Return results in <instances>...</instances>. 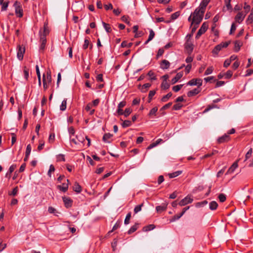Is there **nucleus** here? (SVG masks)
I'll return each instance as SVG.
<instances>
[{"label":"nucleus","instance_id":"48","mask_svg":"<svg viewBox=\"0 0 253 253\" xmlns=\"http://www.w3.org/2000/svg\"><path fill=\"white\" fill-rule=\"evenodd\" d=\"M149 36L148 37V41H151L155 36V33L152 29L149 30Z\"/></svg>","mask_w":253,"mask_h":253},{"label":"nucleus","instance_id":"19","mask_svg":"<svg viewBox=\"0 0 253 253\" xmlns=\"http://www.w3.org/2000/svg\"><path fill=\"white\" fill-rule=\"evenodd\" d=\"M201 91V89L199 88H194V89L188 92L187 96L188 97H192L198 94Z\"/></svg>","mask_w":253,"mask_h":253},{"label":"nucleus","instance_id":"52","mask_svg":"<svg viewBox=\"0 0 253 253\" xmlns=\"http://www.w3.org/2000/svg\"><path fill=\"white\" fill-rule=\"evenodd\" d=\"M218 197L221 202H224L226 199L225 195L223 194H220Z\"/></svg>","mask_w":253,"mask_h":253},{"label":"nucleus","instance_id":"55","mask_svg":"<svg viewBox=\"0 0 253 253\" xmlns=\"http://www.w3.org/2000/svg\"><path fill=\"white\" fill-rule=\"evenodd\" d=\"M240 42L236 41L235 42V51L238 52L240 49Z\"/></svg>","mask_w":253,"mask_h":253},{"label":"nucleus","instance_id":"62","mask_svg":"<svg viewBox=\"0 0 253 253\" xmlns=\"http://www.w3.org/2000/svg\"><path fill=\"white\" fill-rule=\"evenodd\" d=\"M120 224H121V221H117V222L114 225L112 230L111 232H112V231L117 229L120 226Z\"/></svg>","mask_w":253,"mask_h":253},{"label":"nucleus","instance_id":"57","mask_svg":"<svg viewBox=\"0 0 253 253\" xmlns=\"http://www.w3.org/2000/svg\"><path fill=\"white\" fill-rule=\"evenodd\" d=\"M24 78L26 80H27L29 77V71L26 67H25L24 69Z\"/></svg>","mask_w":253,"mask_h":253},{"label":"nucleus","instance_id":"11","mask_svg":"<svg viewBox=\"0 0 253 253\" xmlns=\"http://www.w3.org/2000/svg\"><path fill=\"white\" fill-rule=\"evenodd\" d=\"M230 139V136L228 134H224L223 135L218 138L217 143L218 144L223 143L229 141Z\"/></svg>","mask_w":253,"mask_h":253},{"label":"nucleus","instance_id":"38","mask_svg":"<svg viewBox=\"0 0 253 253\" xmlns=\"http://www.w3.org/2000/svg\"><path fill=\"white\" fill-rule=\"evenodd\" d=\"M151 86V84H150L149 83H146V84H144L142 86L141 91L142 92H146L147 90V89L149 87H150Z\"/></svg>","mask_w":253,"mask_h":253},{"label":"nucleus","instance_id":"29","mask_svg":"<svg viewBox=\"0 0 253 253\" xmlns=\"http://www.w3.org/2000/svg\"><path fill=\"white\" fill-rule=\"evenodd\" d=\"M66 105H67V99H64L60 106V110L61 111H65L66 109Z\"/></svg>","mask_w":253,"mask_h":253},{"label":"nucleus","instance_id":"45","mask_svg":"<svg viewBox=\"0 0 253 253\" xmlns=\"http://www.w3.org/2000/svg\"><path fill=\"white\" fill-rule=\"evenodd\" d=\"M213 68L211 66V67H209L207 68V69L206 70L205 72V74L204 75L205 76H207V75H210L213 72Z\"/></svg>","mask_w":253,"mask_h":253},{"label":"nucleus","instance_id":"20","mask_svg":"<svg viewBox=\"0 0 253 253\" xmlns=\"http://www.w3.org/2000/svg\"><path fill=\"white\" fill-rule=\"evenodd\" d=\"M16 168V165L15 164L12 165L9 169L8 171L7 172V173L5 174V177H7L8 178H10L11 177V173L15 170V169Z\"/></svg>","mask_w":253,"mask_h":253},{"label":"nucleus","instance_id":"4","mask_svg":"<svg viewBox=\"0 0 253 253\" xmlns=\"http://www.w3.org/2000/svg\"><path fill=\"white\" fill-rule=\"evenodd\" d=\"M229 42H222L220 44L216 45L212 51V53L213 54L217 55L218 52L223 47H227L229 44Z\"/></svg>","mask_w":253,"mask_h":253},{"label":"nucleus","instance_id":"5","mask_svg":"<svg viewBox=\"0 0 253 253\" xmlns=\"http://www.w3.org/2000/svg\"><path fill=\"white\" fill-rule=\"evenodd\" d=\"M208 24L207 23L204 22L203 23L202 25L196 34L195 37L196 39H198L202 35L204 34L207 31L208 29Z\"/></svg>","mask_w":253,"mask_h":253},{"label":"nucleus","instance_id":"26","mask_svg":"<svg viewBox=\"0 0 253 253\" xmlns=\"http://www.w3.org/2000/svg\"><path fill=\"white\" fill-rule=\"evenodd\" d=\"M170 86V84L169 83L167 82V81H163L161 84V88L163 89L166 90L168 89Z\"/></svg>","mask_w":253,"mask_h":253},{"label":"nucleus","instance_id":"27","mask_svg":"<svg viewBox=\"0 0 253 253\" xmlns=\"http://www.w3.org/2000/svg\"><path fill=\"white\" fill-rule=\"evenodd\" d=\"M70 137H71V136H70ZM70 142L72 143L76 144V145H78V144H79L80 142H83V141L81 140H80L78 138V136H76V138H70Z\"/></svg>","mask_w":253,"mask_h":253},{"label":"nucleus","instance_id":"43","mask_svg":"<svg viewBox=\"0 0 253 253\" xmlns=\"http://www.w3.org/2000/svg\"><path fill=\"white\" fill-rule=\"evenodd\" d=\"M132 112V110L130 108H127L125 109V111L124 112V115L126 117H127V116H128L130 113H131Z\"/></svg>","mask_w":253,"mask_h":253},{"label":"nucleus","instance_id":"23","mask_svg":"<svg viewBox=\"0 0 253 253\" xmlns=\"http://www.w3.org/2000/svg\"><path fill=\"white\" fill-rule=\"evenodd\" d=\"M182 172V171L181 170H177L176 171L169 173V176L170 178H174L181 174Z\"/></svg>","mask_w":253,"mask_h":253},{"label":"nucleus","instance_id":"10","mask_svg":"<svg viewBox=\"0 0 253 253\" xmlns=\"http://www.w3.org/2000/svg\"><path fill=\"white\" fill-rule=\"evenodd\" d=\"M62 199L66 208H69L72 206L73 200L70 198L64 196L62 197Z\"/></svg>","mask_w":253,"mask_h":253},{"label":"nucleus","instance_id":"64","mask_svg":"<svg viewBox=\"0 0 253 253\" xmlns=\"http://www.w3.org/2000/svg\"><path fill=\"white\" fill-rule=\"evenodd\" d=\"M231 63V62L228 59H226L223 64L224 67L227 68L230 65Z\"/></svg>","mask_w":253,"mask_h":253},{"label":"nucleus","instance_id":"24","mask_svg":"<svg viewBox=\"0 0 253 253\" xmlns=\"http://www.w3.org/2000/svg\"><path fill=\"white\" fill-rule=\"evenodd\" d=\"M73 190L77 193H80L82 191L81 186L78 182H76L75 183L73 187Z\"/></svg>","mask_w":253,"mask_h":253},{"label":"nucleus","instance_id":"42","mask_svg":"<svg viewBox=\"0 0 253 253\" xmlns=\"http://www.w3.org/2000/svg\"><path fill=\"white\" fill-rule=\"evenodd\" d=\"M183 84H178L172 87V90L174 92H178L182 87Z\"/></svg>","mask_w":253,"mask_h":253},{"label":"nucleus","instance_id":"8","mask_svg":"<svg viewBox=\"0 0 253 253\" xmlns=\"http://www.w3.org/2000/svg\"><path fill=\"white\" fill-rule=\"evenodd\" d=\"M17 56L18 58L21 60L23 58V55L25 51V47L23 45H19L17 47Z\"/></svg>","mask_w":253,"mask_h":253},{"label":"nucleus","instance_id":"6","mask_svg":"<svg viewBox=\"0 0 253 253\" xmlns=\"http://www.w3.org/2000/svg\"><path fill=\"white\" fill-rule=\"evenodd\" d=\"M193 201V199L191 196L188 195L185 197L184 199L181 200L178 203V205L180 206H184L188 204L191 203Z\"/></svg>","mask_w":253,"mask_h":253},{"label":"nucleus","instance_id":"31","mask_svg":"<svg viewBox=\"0 0 253 253\" xmlns=\"http://www.w3.org/2000/svg\"><path fill=\"white\" fill-rule=\"evenodd\" d=\"M131 216V213L130 212H128L125 218V221H124V224L125 225H127L129 223L130 219Z\"/></svg>","mask_w":253,"mask_h":253},{"label":"nucleus","instance_id":"44","mask_svg":"<svg viewBox=\"0 0 253 253\" xmlns=\"http://www.w3.org/2000/svg\"><path fill=\"white\" fill-rule=\"evenodd\" d=\"M180 15V12L177 11L172 14L171 15V19L174 20L177 19Z\"/></svg>","mask_w":253,"mask_h":253},{"label":"nucleus","instance_id":"63","mask_svg":"<svg viewBox=\"0 0 253 253\" xmlns=\"http://www.w3.org/2000/svg\"><path fill=\"white\" fill-rule=\"evenodd\" d=\"M31 151V146L30 144H28L27 146L25 154L26 155H30Z\"/></svg>","mask_w":253,"mask_h":253},{"label":"nucleus","instance_id":"41","mask_svg":"<svg viewBox=\"0 0 253 253\" xmlns=\"http://www.w3.org/2000/svg\"><path fill=\"white\" fill-rule=\"evenodd\" d=\"M158 111V108L157 107H155L153 108L149 112V115L150 116H153V115H156V114Z\"/></svg>","mask_w":253,"mask_h":253},{"label":"nucleus","instance_id":"2","mask_svg":"<svg viewBox=\"0 0 253 253\" xmlns=\"http://www.w3.org/2000/svg\"><path fill=\"white\" fill-rule=\"evenodd\" d=\"M204 13V12H202L200 9L197 8L192 13L193 18L191 26L193 25V24L199 25L203 19Z\"/></svg>","mask_w":253,"mask_h":253},{"label":"nucleus","instance_id":"25","mask_svg":"<svg viewBox=\"0 0 253 253\" xmlns=\"http://www.w3.org/2000/svg\"><path fill=\"white\" fill-rule=\"evenodd\" d=\"M138 226V224L135 223L134 225L131 227V228L127 231V233L128 234H131V233L134 232L137 229Z\"/></svg>","mask_w":253,"mask_h":253},{"label":"nucleus","instance_id":"49","mask_svg":"<svg viewBox=\"0 0 253 253\" xmlns=\"http://www.w3.org/2000/svg\"><path fill=\"white\" fill-rule=\"evenodd\" d=\"M164 53V48H160L158 50L157 54L156 55L157 59L159 58L160 56H161Z\"/></svg>","mask_w":253,"mask_h":253},{"label":"nucleus","instance_id":"13","mask_svg":"<svg viewBox=\"0 0 253 253\" xmlns=\"http://www.w3.org/2000/svg\"><path fill=\"white\" fill-rule=\"evenodd\" d=\"M210 0H202L199 7L197 8L200 9L202 11V12H205L206 7L210 2Z\"/></svg>","mask_w":253,"mask_h":253},{"label":"nucleus","instance_id":"39","mask_svg":"<svg viewBox=\"0 0 253 253\" xmlns=\"http://www.w3.org/2000/svg\"><path fill=\"white\" fill-rule=\"evenodd\" d=\"M132 45V43L129 42L127 43L126 41H123L121 43V46L122 47H130Z\"/></svg>","mask_w":253,"mask_h":253},{"label":"nucleus","instance_id":"46","mask_svg":"<svg viewBox=\"0 0 253 253\" xmlns=\"http://www.w3.org/2000/svg\"><path fill=\"white\" fill-rule=\"evenodd\" d=\"M156 93V91L154 90H150L149 95H148V98H149V101L148 102H150L151 100L152 99V97L155 95Z\"/></svg>","mask_w":253,"mask_h":253},{"label":"nucleus","instance_id":"37","mask_svg":"<svg viewBox=\"0 0 253 253\" xmlns=\"http://www.w3.org/2000/svg\"><path fill=\"white\" fill-rule=\"evenodd\" d=\"M182 216V215L180 213L176 214L169 219V221L170 222H174L175 220L179 219Z\"/></svg>","mask_w":253,"mask_h":253},{"label":"nucleus","instance_id":"59","mask_svg":"<svg viewBox=\"0 0 253 253\" xmlns=\"http://www.w3.org/2000/svg\"><path fill=\"white\" fill-rule=\"evenodd\" d=\"M57 160L58 161H65L64 155L63 154H59L57 157Z\"/></svg>","mask_w":253,"mask_h":253},{"label":"nucleus","instance_id":"34","mask_svg":"<svg viewBox=\"0 0 253 253\" xmlns=\"http://www.w3.org/2000/svg\"><path fill=\"white\" fill-rule=\"evenodd\" d=\"M147 75H148V76H149L150 77V80L155 81V80H157L156 76L155 73L153 71H150L148 73Z\"/></svg>","mask_w":253,"mask_h":253},{"label":"nucleus","instance_id":"60","mask_svg":"<svg viewBox=\"0 0 253 253\" xmlns=\"http://www.w3.org/2000/svg\"><path fill=\"white\" fill-rule=\"evenodd\" d=\"M240 65V62L236 61L232 65V67L234 70H236Z\"/></svg>","mask_w":253,"mask_h":253},{"label":"nucleus","instance_id":"30","mask_svg":"<svg viewBox=\"0 0 253 253\" xmlns=\"http://www.w3.org/2000/svg\"><path fill=\"white\" fill-rule=\"evenodd\" d=\"M102 25L107 33H110L112 31L110 25L109 24H107L104 22H102Z\"/></svg>","mask_w":253,"mask_h":253},{"label":"nucleus","instance_id":"18","mask_svg":"<svg viewBox=\"0 0 253 253\" xmlns=\"http://www.w3.org/2000/svg\"><path fill=\"white\" fill-rule=\"evenodd\" d=\"M183 76V73L182 72H179L176 74V76L174 78H173L171 81V84H175L176 83H177Z\"/></svg>","mask_w":253,"mask_h":253},{"label":"nucleus","instance_id":"1","mask_svg":"<svg viewBox=\"0 0 253 253\" xmlns=\"http://www.w3.org/2000/svg\"><path fill=\"white\" fill-rule=\"evenodd\" d=\"M49 31L48 27V24L46 22H44L43 25V29H41L39 31V34L40 36V41L41 44L40 47L41 50H43L45 47L46 43V37L48 35Z\"/></svg>","mask_w":253,"mask_h":253},{"label":"nucleus","instance_id":"51","mask_svg":"<svg viewBox=\"0 0 253 253\" xmlns=\"http://www.w3.org/2000/svg\"><path fill=\"white\" fill-rule=\"evenodd\" d=\"M89 44V41L88 39H85L84 41V44L83 46L84 49H86L88 47Z\"/></svg>","mask_w":253,"mask_h":253},{"label":"nucleus","instance_id":"17","mask_svg":"<svg viewBox=\"0 0 253 253\" xmlns=\"http://www.w3.org/2000/svg\"><path fill=\"white\" fill-rule=\"evenodd\" d=\"M167 208V204H163L160 206H158L156 207V210L157 212L161 213L162 212L166 211Z\"/></svg>","mask_w":253,"mask_h":253},{"label":"nucleus","instance_id":"56","mask_svg":"<svg viewBox=\"0 0 253 253\" xmlns=\"http://www.w3.org/2000/svg\"><path fill=\"white\" fill-rule=\"evenodd\" d=\"M252 149L251 148L248 151V152L247 153V154H246L245 161H247L248 159H249V158H251V155H252Z\"/></svg>","mask_w":253,"mask_h":253},{"label":"nucleus","instance_id":"50","mask_svg":"<svg viewBox=\"0 0 253 253\" xmlns=\"http://www.w3.org/2000/svg\"><path fill=\"white\" fill-rule=\"evenodd\" d=\"M44 145V141L42 140H40L39 141V145L38 147V151H41L43 149Z\"/></svg>","mask_w":253,"mask_h":253},{"label":"nucleus","instance_id":"7","mask_svg":"<svg viewBox=\"0 0 253 253\" xmlns=\"http://www.w3.org/2000/svg\"><path fill=\"white\" fill-rule=\"evenodd\" d=\"M203 81L201 79H193L189 81L187 83V85H197L200 87L202 85Z\"/></svg>","mask_w":253,"mask_h":253},{"label":"nucleus","instance_id":"35","mask_svg":"<svg viewBox=\"0 0 253 253\" xmlns=\"http://www.w3.org/2000/svg\"><path fill=\"white\" fill-rule=\"evenodd\" d=\"M155 226L153 224H150L143 228V231H148L154 229Z\"/></svg>","mask_w":253,"mask_h":253},{"label":"nucleus","instance_id":"14","mask_svg":"<svg viewBox=\"0 0 253 253\" xmlns=\"http://www.w3.org/2000/svg\"><path fill=\"white\" fill-rule=\"evenodd\" d=\"M169 66V62L166 59L163 60L160 63V67L163 70L168 69Z\"/></svg>","mask_w":253,"mask_h":253},{"label":"nucleus","instance_id":"3","mask_svg":"<svg viewBox=\"0 0 253 253\" xmlns=\"http://www.w3.org/2000/svg\"><path fill=\"white\" fill-rule=\"evenodd\" d=\"M13 6L15 7V12L16 16L18 17H22L23 15V12L20 2L16 1Z\"/></svg>","mask_w":253,"mask_h":253},{"label":"nucleus","instance_id":"54","mask_svg":"<svg viewBox=\"0 0 253 253\" xmlns=\"http://www.w3.org/2000/svg\"><path fill=\"white\" fill-rule=\"evenodd\" d=\"M231 0H224V2L228 10H230L232 8V6L230 3Z\"/></svg>","mask_w":253,"mask_h":253},{"label":"nucleus","instance_id":"36","mask_svg":"<svg viewBox=\"0 0 253 253\" xmlns=\"http://www.w3.org/2000/svg\"><path fill=\"white\" fill-rule=\"evenodd\" d=\"M131 125V122L129 120H125L123 122V123L122 124L123 127H127Z\"/></svg>","mask_w":253,"mask_h":253},{"label":"nucleus","instance_id":"33","mask_svg":"<svg viewBox=\"0 0 253 253\" xmlns=\"http://www.w3.org/2000/svg\"><path fill=\"white\" fill-rule=\"evenodd\" d=\"M144 206V203H142L139 205L136 206L134 209V212L135 214L137 213L139 211H141L142 207Z\"/></svg>","mask_w":253,"mask_h":253},{"label":"nucleus","instance_id":"53","mask_svg":"<svg viewBox=\"0 0 253 253\" xmlns=\"http://www.w3.org/2000/svg\"><path fill=\"white\" fill-rule=\"evenodd\" d=\"M121 19L123 21L129 25L130 21L128 19V17L127 16L124 15L122 17Z\"/></svg>","mask_w":253,"mask_h":253},{"label":"nucleus","instance_id":"40","mask_svg":"<svg viewBox=\"0 0 253 253\" xmlns=\"http://www.w3.org/2000/svg\"><path fill=\"white\" fill-rule=\"evenodd\" d=\"M8 3H9V1H5L3 3H2L1 4H0V5H1V11H5L6 9H7V8L8 6Z\"/></svg>","mask_w":253,"mask_h":253},{"label":"nucleus","instance_id":"61","mask_svg":"<svg viewBox=\"0 0 253 253\" xmlns=\"http://www.w3.org/2000/svg\"><path fill=\"white\" fill-rule=\"evenodd\" d=\"M55 139V134L54 133H50L49 137H48V141L49 142H53Z\"/></svg>","mask_w":253,"mask_h":253},{"label":"nucleus","instance_id":"12","mask_svg":"<svg viewBox=\"0 0 253 253\" xmlns=\"http://www.w3.org/2000/svg\"><path fill=\"white\" fill-rule=\"evenodd\" d=\"M246 15V13H244L243 12H238L235 17L236 22L241 23L244 20Z\"/></svg>","mask_w":253,"mask_h":253},{"label":"nucleus","instance_id":"58","mask_svg":"<svg viewBox=\"0 0 253 253\" xmlns=\"http://www.w3.org/2000/svg\"><path fill=\"white\" fill-rule=\"evenodd\" d=\"M207 204L208 201L207 200H205L202 202L197 203L196 207H203L205 205H206Z\"/></svg>","mask_w":253,"mask_h":253},{"label":"nucleus","instance_id":"47","mask_svg":"<svg viewBox=\"0 0 253 253\" xmlns=\"http://www.w3.org/2000/svg\"><path fill=\"white\" fill-rule=\"evenodd\" d=\"M233 75V72L231 70H228L227 72L224 74L225 78L228 79H230Z\"/></svg>","mask_w":253,"mask_h":253},{"label":"nucleus","instance_id":"15","mask_svg":"<svg viewBox=\"0 0 253 253\" xmlns=\"http://www.w3.org/2000/svg\"><path fill=\"white\" fill-rule=\"evenodd\" d=\"M67 183H63L62 185H58L57 188L64 192H66L68 189L69 180L68 179H67Z\"/></svg>","mask_w":253,"mask_h":253},{"label":"nucleus","instance_id":"21","mask_svg":"<svg viewBox=\"0 0 253 253\" xmlns=\"http://www.w3.org/2000/svg\"><path fill=\"white\" fill-rule=\"evenodd\" d=\"M112 136L113 134L110 133H105L103 136V141L105 143H110L111 141L109 139H111Z\"/></svg>","mask_w":253,"mask_h":253},{"label":"nucleus","instance_id":"9","mask_svg":"<svg viewBox=\"0 0 253 253\" xmlns=\"http://www.w3.org/2000/svg\"><path fill=\"white\" fill-rule=\"evenodd\" d=\"M51 74L50 70H48L46 72V75L44 74L43 75L42 77V81L43 82L45 81L48 83V84H50L51 83Z\"/></svg>","mask_w":253,"mask_h":253},{"label":"nucleus","instance_id":"28","mask_svg":"<svg viewBox=\"0 0 253 253\" xmlns=\"http://www.w3.org/2000/svg\"><path fill=\"white\" fill-rule=\"evenodd\" d=\"M172 93L169 92L167 95H164L162 98H161V101L162 102H165L168 101V100L172 96Z\"/></svg>","mask_w":253,"mask_h":253},{"label":"nucleus","instance_id":"16","mask_svg":"<svg viewBox=\"0 0 253 253\" xmlns=\"http://www.w3.org/2000/svg\"><path fill=\"white\" fill-rule=\"evenodd\" d=\"M193 44L189 41L185 43V48L187 50L188 53L190 54L192 53L193 50Z\"/></svg>","mask_w":253,"mask_h":253},{"label":"nucleus","instance_id":"22","mask_svg":"<svg viewBox=\"0 0 253 253\" xmlns=\"http://www.w3.org/2000/svg\"><path fill=\"white\" fill-rule=\"evenodd\" d=\"M218 207V204L215 201H212L209 204L210 209L211 211L215 210Z\"/></svg>","mask_w":253,"mask_h":253},{"label":"nucleus","instance_id":"32","mask_svg":"<svg viewBox=\"0 0 253 253\" xmlns=\"http://www.w3.org/2000/svg\"><path fill=\"white\" fill-rule=\"evenodd\" d=\"M237 167V164L234 163L233 165L228 169L226 173V175L229 174L231 172H233L234 171V169Z\"/></svg>","mask_w":253,"mask_h":253}]
</instances>
